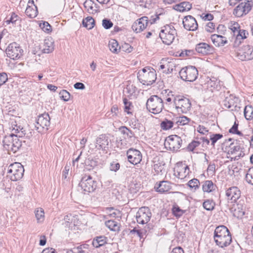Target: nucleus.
Wrapping results in <instances>:
<instances>
[{
    "label": "nucleus",
    "instance_id": "9",
    "mask_svg": "<svg viewBox=\"0 0 253 253\" xmlns=\"http://www.w3.org/2000/svg\"><path fill=\"white\" fill-rule=\"evenodd\" d=\"M182 142V140L179 136L172 135L166 138L164 144L168 150L175 152L180 148Z\"/></svg>",
    "mask_w": 253,
    "mask_h": 253
},
{
    "label": "nucleus",
    "instance_id": "24",
    "mask_svg": "<svg viewBox=\"0 0 253 253\" xmlns=\"http://www.w3.org/2000/svg\"><path fill=\"white\" fill-rule=\"evenodd\" d=\"M154 188L160 193L168 192L171 188L170 183L168 181H162L155 184Z\"/></svg>",
    "mask_w": 253,
    "mask_h": 253
},
{
    "label": "nucleus",
    "instance_id": "33",
    "mask_svg": "<svg viewBox=\"0 0 253 253\" xmlns=\"http://www.w3.org/2000/svg\"><path fill=\"white\" fill-rule=\"evenodd\" d=\"M203 190L204 192H211L214 190L215 186L211 180L205 181L203 184Z\"/></svg>",
    "mask_w": 253,
    "mask_h": 253
},
{
    "label": "nucleus",
    "instance_id": "50",
    "mask_svg": "<svg viewBox=\"0 0 253 253\" xmlns=\"http://www.w3.org/2000/svg\"><path fill=\"white\" fill-rule=\"evenodd\" d=\"M123 102L125 105V111L127 114L131 113L129 111L131 110V107H132L131 103L128 101L126 98L123 99Z\"/></svg>",
    "mask_w": 253,
    "mask_h": 253
},
{
    "label": "nucleus",
    "instance_id": "19",
    "mask_svg": "<svg viewBox=\"0 0 253 253\" xmlns=\"http://www.w3.org/2000/svg\"><path fill=\"white\" fill-rule=\"evenodd\" d=\"M251 10V6L250 4L241 2L234 9L233 14L237 17H241L248 13Z\"/></svg>",
    "mask_w": 253,
    "mask_h": 253
},
{
    "label": "nucleus",
    "instance_id": "35",
    "mask_svg": "<svg viewBox=\"0 0 253 253\" xmlns=\"http://www.w3.org/2000/svg\"><path fill=\"white\" fill-rule=\"evenodd\" d=\"M109 47L110 50L114 53H117L120 49L118 42L114 39L109 41Z\"/></svg>",
    "mask_w": 253,
    "mask_h": 253
},
{
    "label": "nucleus",
    "instance_id": "26",
    "mask_svg": "<svg viewBox=\"0 0 253 253\" xmlns=\"http://www.w3.org/2000/svg\"><path fill=\"white\" fill-rule=\"evenodd\" d=\"M211 40L216 46H223L227 42L225 37L216 34L211 35Z\"/></svg>",
    "mask_w": 253,
    "mask_h": 253
},
{
    "label": "nucleus",
    "instance_id": "60",
    "mask_svg": "<svg viewBox=\"0 0 253 253\" xmlns=\"http://www.w3.org/2000/svg\"><path fill=\"white\" fill-rule=\"evenodd\" d=\"M239 24L235 22L232 25L230 26V29L234 33V35H237L238 32L239 31Z\"/></svg>",
    "mask_w": 253,
    "mask_h": 253
},
{
    "label": "nucleus",
    "instance_id": "28",
    "mask_svg": "<svg viewBox=\"0 0 253 253\" xmlns=\"http://www.w3.org/2000/svg\"><path fill=\"white\" fill-rule=\"evenodd\" d=\"M192 8V4L188 1L181 2L173 6V9L179 12L187 11Z\"/></svg>",
    "mask_w": 253,
    "mask_h": 253
},
{
    "label": "nucleus",
    "instance_id": "20",
    "mask_svg": "<svg viewBox=\"0 0 253 253\" xmlns=\"http://www.w3.org/2000/svg\"><path fill=\"white\" fill-rule=\"evenodd\" d=\"M244 52L238 53L239 58L242 60H250L253 59V47L247 45L244 46Z\"/></svg>",
    "mask_w": 253,
    "mask_h": 253
},
{
    "label": "nucleus",
    "instance_id": "42",
    "mask_svg": "<svg viewBox=\"0 0 253 253\" xmlns=\"http://www.w3.org/2000/svg\"><path fill=\"white\" fill-rule=\"evenodd\" d=\"M120 130L122 134L125 135L128 138H130L134 136L133 132L126 126L121 127Z\"/></svg>",
    "mask_w": 253,
    "mask_h": 253
},
{
    "label": "nucleus",
    "instance_id": "64",
    "mask_svg": "<svg viewBox=\"0 0 253 253\" xmlns=\"http://www.w3.org/2000/svg\"><path fill=\"white\" fill-rule=\"evenodd\" d=\"M248 35V32L245 30H240L238 32V34H237V37H241L242 39H246L247 38V35Z\"/></svg>",
    "mask_w": 253,
    "mask_h": 253
},
{
    "label": "nucleus",
    "instance_id": "62",
    "mask_svg": "<svg viewBox=\"0 0 253 253\" xmlns=\"http://www.w3.org/2000/svg\"><path fill=\"white\" fill-rule=\"evenodd\" d=\"M208 86L209 87H211L213 88H217L218 86L217 82L216 81L212 80L210 79L207 83Z\"/></svg>",
    "mask_w": 253,
    "mask_h": 253
},
{
    "label": "nucleus",
    "instance_id": "44",
    "mask_svg": "<svg viewBox=\"0 0 253 253\" xmlns=\"http://www.w3.org/2000/svg\"><path fill=\"white\" fill-rule=\"evenodd\" d=\"M246 180L248 183L253 185V167L248 169Z\"/></svg>",
    "mask_w": 253,
    "mask_h": 253
},
{
    "label": "nucleus",
    "instance_id": "23",
    "mask_svg": "<svg viewBox=\"0 0 253 253\" xmlns=\"http://www.w3.org/2000/svg\"><path fill=\"white\" fill-rule=\"evenodd\" d=\"M38 8L35 5L33 0H30L27 4L25 13L31 18H35L38 14Z\"/></svg>",
    "mask_w": 253,
    "mask_h": 253
},
{
    "label": "nucleus",
    "instance_id": "43",
    "mask_svg": "<svg viewBox=\"0 0 253 253\" xmlns=\"http://www.w3.org/2000/svg\"><path fill=\"white\" fill-rule=\"evenodd\" d=\"M223 137V135L221 134H211L210 135V139L211 140V145L212 147H214L215 143L217 141Z\"/></svg>",
    "mask_w": 253,
    "mask_h": 253
},
{
    "label": "nucleus",
    "instance_id": "31",
    "mask_svg": "<svg viewBox=\"0 0 253 253\" xmlns=\"http://www.w3.org/2000/svg\"><path fill=\"white\" fill-rule=\"evenodd\" d=\"M85 8L90 14H95L97 10L96 9L95 4L91 0H86L84 3Z\"/></svg>",
    "mask_w": 253,
    "mask_h": 253
},
{
    "label": "nucleus",
    "instance_id": "38",
    "mask_svg": "<svg viewBox=\"0 0 253 253\" xmlns=\"http://www.w3.org/2000/svg\"><path fill=\"white\" fill-rule=\"evenodd\" d=\"M190 119L188 117L182 116L175 118V122L178 126H184L189 123Z\"/></svg>",
    "mask_w": 253,
    "mask_h": 253
},
{
    "label": "nucleus",
    "instance_id": "15",
    "mask_svg": "<svg viewBox=\"0 0 253 253\" xmlns=\"http://www.w3.org/2000/svg\"><path fill=\"white\" fill-rule=\"evenodd\" d=\"M241 191L236 186L229 187L225 191L226 199L231 203L236 202L241 197Z\"/></svg>",
    "mask_w": 253,
    "mask_h": 253
},
{
    "label": "nucleus",
    "instance_id": "4",
    "mask_svg": "<svg viewBox=\"0 0 253 253\" xmlns=\"http://www.w3.org/2000/svg\"><path fill=\"white\" fill-rule=\"evenodd\" d=\"M138 78L144 85H151L156 80V74L155 70L145 67L138 72Z\"/></svg>",
    "mask_w": 253,
    "mask_h": 253
},
{
    "label": "nucleus",
    "instance_id": "61",
    "mask_svg": "<svg viewBox=\"0 0 253 253\" xmlns=\"http://www.w3.org/2000/svg\"><path fill=\"white\" fill-rule=\"evenodd\" d=\"M7 80L8 78L6 73H0V86L5 83Z\"/></svg>",
    "mask_w": 253,
    "mask_h": 253
},
{
    "label": "nucleus",
    "instance_id": "40",
    "mask_svg": "<svg viewBox=\"0 0 253 253\" xmlns=\"http://www.w3.org/2000/svg\"><path fill=\"white\" fill-rule=\"evenodd\" d=\"M234 215L238 217H241L245 214V208L241 204H238L237 205V208H235Z\"/></svg>",
    "mask_w": 253,
    "mask_h": 253
},
{
    "label": "nucleus",
    "instance_id": "14",
    "mask_svg": "<svg viewBox=\"0 0 253 253\" xmlns=\"http://www.w3.org/2000/svg\"><path fill=\"white\" fill-rule=\"evenodd\" d=\"M50 117L48 113H43L38 117L35 127L39 132H41L44 128L47 129L50 125Z\"/></svg>",
    "mask_w": 253,
    "mask_h": 253
},
{
    "label": "nucleus",
    "instance_id": "11",
    "mask_svg": "<svg viewBox=\"0 0 253 253\" xmlns=\"http://www.w3.org/2000/svg\"><path fill=\"white\" fill-rule=\"evenodd\" d=\"M7 56L13 60L18 59L22 56L23 49L16 42L10 43L5 50Z\"/></svg>",
    "mask_w": 253,
    "mask_h": 253
},
{
    "label": "nucleus",
    "instance_id": "39",
    "mask_svg": "<svg viewBox=\"0 0 253 253\" xmlns=\"http://www.w3.org/2000/svg\"><path fill=\"white\" fill-rule=\"evenodd\" d=\"M129 191L131 193H136L140 188V184L134 181L131 182L129 185Z\"/></svg>",
    "mask_w": 253,
    "mask_h": 253
},
{
    "label": "nucleus",
    "instance_id": "1",
    "mask_svg": "<svg viewBox=\"0 0 253 253\" xmlns=\"http://www.w3.org/2000/svg\"><path fill=\"white\" fill-rule=\"evenodd\" d=\"M214 240L216 244L219 247H226L232 242L231 235L226 226H219L214 230Z\"/></svg>",
    "mask_w": 253,
    "mask_h": 253
},
{
    "label": "nucleus",
    "instance_id": "30",
    "mask_svg": "<svg viewBox=\"0 0 253 253\" xmlns=\"http://www.w3.org/2000/svg\"><path fill=\"white\" fill-rule=\"evenodd\" d=\"M107 242L108 239L107 237L104 236H100L94 238L92 244L94 247L98 248L105 245L107 243Z\"/></svg>",
    "mask_w": 253,
    "mask_h": 253
},
{
    "label": "nucleus",
    "instance_id": "49",
    "mask_svg": "<svg viewBox=\"0 0 253 253\" xmlns=\"http://www.w3.org/2000/svg\"><path fill=\"white\" fill-rule=\"evenodd\" d=\"M199 181L196 178L192 179L188 182L189 186L191 188L194 189V190H196L197 188H198L199 187Z\"/></svg>",
    "mask_w": 253,
    "mask_h": 253
},
{
    "label": "nucleus",
    "instance_id": "56",
    "mask_svg": "<svg viewBox=\"0 0 253 253\" xmlns=\"http://www.w3.org/2000/svg\"><path fill=\"white\" fill-rule=\"evenodd\" d=\"M118 112V108L117 105H114L111 108V112H108L106 114L107 117H110L111 114H112V117L117 116Z\"/></svg>",
    "mask_w": 253,
    "mask_h": 253
},
{
    "label": "nucleus",
    "instance_id": "55",
    "mask_svg": "<svg viewBox=\"0 0 253 253\" xmlns=\"http://www.w3.org/2000/svg\"><path fill=\"white\" fill-rule=\"evenodd\" d=\"M113 25V23L110 20L104 19L102 20V26L106 29L111 28Z\"/></svg>",
    "mask_w": 253,
    "mask_h": 253
},
{
    "label": "nucleus",
    "instance_id": "18",
    "mask_svg": "<svg viewBox=\"0 0 253 253\" xmlns=\"http://www.w3.org/2000/svg\"><path fill=\"white\" fill-rule=\"evenodd\" d=\"M183 24L184 28L189 31H195L198 28L197 21L191 15H188L184 18Z\"/></svg>",
    "mask_w": 253,
    "mask_h": 253
},
{
    "label": "nucleus",
    "instance_id": "45",
    "mask_svg": "<svg viewBox=\"0 0 253 253\" xmlns=\"http://www.w3.org/2000/svg\"><path fill=\"white\" fill-rule=\"evenodd\" d=\"M40 27L43 31L47 33H49L52 31L51 26L46 21H44L43 23H40Z\"/></svg>",
    "mask_w": 253,
    "mask_h": 253
},
{
    "label": "nucleus",
    "instance_id": "7",
    "mask_svg": "<svg viewBox=\"0 0 253 253\" xmlns=\"http://www.w3.org/2000/svg\"><path fill=\"white\" fill-rule=\"evenodd\" d=\"M181 79L186 82H193L198 76V71L196 68L193 66H189L182 68L179 72Z\"/></svg>",
    "mask_w": 253,
    "mask_h": 253
},
{
    "label": "nucleus",
    "instance_id": "59",
    "mask_svg": "<svg viewBox=\"0 0 253 253\" xmlns=\"http://www.w3.org/2000/svg\"><path fill=\"white\" fill-rule=\"evenodd\" d=\"M17 15L14 13H12L10 19L6 20L5 23H6V24H9L10 23H15L16 21L17 20Z\"/></svg>",
    "mask_w": 253,
    "mask_h": 253
},
{
    "label": "nucleus",
    "instance_id": "48",
    "mask_svg": "<svg viewBox=\"0 0 253 253\" xmlns=\"http://www.w3.org/2000/svg\"><path fill=\"white\" fill-rule=\"evenodd\" d=\"M60 98L65 101H68L70 100L71 94L66 90H62L59 92Z\"/></svg>",
    "mask_w": 253,
    "mask_h": 253
},
{
    "label": "nucleus",
    "instance_id": "25",
    "mask_svg": "<svg viewBox=\"0 0 253 253\" xmlns=\"http://www.w3.org/2000/svg\"><path fill=\"white\" fill-rule=\"evenodd\" d=\"M109 143V141L108 137L102 134L96 139V147L98 149H105L107 148Z\"/></svg>",
    "mask_w": 253,
    "mask_h": 253
},
{
    "label": "nucleus",
    "instance_id": "36",
    "mask_svg": "<svg viewBox=\"0 0 253 253\" xmlns=\"http://www.w3.org/2000/svg\"><path fill=\"white\" fill-rule=\"evenodd\" d=\"M244 116L248 120L253 119V108L251 106H246L244 109Z\"/></svg>",
    "mask_w": 253,
    "mask_h": 253
},
{
    "label": "nucleus",
    "instance_id": "32",
    "mask_svg": "<svg viewBox=\"0 0 253 253\" xmlns=\"http://www.w3.org/2000/svg\"><path fill=\"white\" fill-rule=\"evenodd\" d=\"M105 225L111 231H116L119 230V224L115 220H109L106 221L105 222Z\"/></svg>",
    "mask_w": 253,
    "mask_h": 253
},
{
    "label": "nucleus",
    "instance_id": "29",
    "mask_svg": "<svg viewBox=\"0 0 253 253\" xmlns=\"http://www.w3.org/2000/svg\"><path fill=\"white\" fill-rule=\"evenodd\" d=\"M189 172V168L187 166L178 167L175 174L179 179H183L185 178Z\"/></svg>",
    "mask_w": 253,
    "mask_h": 253
},
{
    "label": "nucleus",
    "instance_id": "12",
    "mask_svg": "<svg viewBox=\"0 0 253 253\" xmlns=\"http://www.w3.org/2000/svg\"><path fill=\"white\" fill-rule=\"evenodd\" d=\"M223 106L232 111H238L240 108V100L238 97L233 94L225 97L223 101Z\"/></svg>",
    "mask_w": 253,
    "mask_h": 253
},
{
    "label": "nucleus",
    "instance_id": "22",
    "mask_svg": "<svg viewBox=\"0 0 253 253\" xmlns=\"http://www.w3.org/2000/svg\"><path fill=\"white\" fill-rule=\"evenodd\" d=\"M64 220L65 226L71 229L76 226H78L80 223L78 216L73 215L71 214H68L65 216Z\"/></svg>",
    "mask_w": 253,
    "mask_h": 253
},
{
    "label": "nucleus",
    "instance_id": "27",
    "mask_svg": "<svg viewBox=\"0 0 253 253\" xmlns=\"http://www.w3.org/2000/svg\"><path fill=\"white\" fill-rule=\"evenodd\" d=\"M42 51L44 53H49L54 50V42L52 39L47 38L44 40L43 45Z\"/></svg>",
    "mask_w": 253,
    "mask_h": 253
},
{
    "label": "nucleus",
    "instance_id": "6",
    "mask_svg": "<svg viewBox=\"0 0 253 253\" xmlns=\"http://www.w3.org/2000/svg\"><path fill=\"white\" fill-rule=\"evenodd\" d=\"M147 109L153 114H158L163 110L164 103L162 99L157 95H152L146 103Z\"/></svg>",
    "mask_w": 253,
    "mask_h": 253
},
{
    "label": "nucleus",
    "instance_id": "13",
    "mask_svg": "<svg viewBox=\"0 0 253 253\" xmlns=\"http://www.w3.org/2000/svg\"><path fill=\"white\" fill-rule=\"evenodd\" d=\"M151 215L150 210L148 207H141L136 212V221L139 224H146L150 220Z\"/></svg>",
    "mask_w": 253,
    "mask_h": 253
},
{
    "label": "nucleus",
    "instance_id": "58",
    "mask_svg": "<svg viewBox=\"0 0 253 253\" xmlns=\"http://www.w3.org/2000/svg\"><path fill=\"white\" fill-rule=\"evenodd\" d=\"M215 28V24L211 22H209L205 26V30L208 32L211 33Z\"/></svg>",
    "mask_w": 253,
    "mask_h": 253
},
{
    "label": "nucleus",
    "instance_id": "53",
    "mask_svg": "<svg viewBox=\"0 0 253 253\" xmlns=\"http://www.w3.org/2000/svg\"><path fill=\"white\" fill-rule=\"evenodd\" d=\"M238 124H237L236 122H235L234 123V125L230 129L229 132L232 133L237 134L239 135L242 136V135H243V134L241 133V131H240L238 130Z\"/></svg>",
    "mask_w": 253,
    "mask_h": 253
},
{
    "label": "nucleus",
    "instance_id": "51",
    "mask_svg": "<svg viewBox=\"0 0 253 253\" xmlns=\"http://www.w3.org/2000/svg\"><path fill=\"white\" fill-rule=\"evenodd\" d=\"M172 212L175 216L179 217L184 213V211L178 206H174L172 208Z\"/></svg>",
    "mask_w": 253,
    "mask_h": 253
},
{
    "label": "nucleus",
    "instance_id": "54",
    "mask_svg": "<svg viewBox=\"0 0 253 253\" xmlns=\"http://www.w3.org/2000/svg\"><path fill=\"white\" fill-rule=\"evenodd\" d=\"M131 233H136L137 235L140 238H143L144 236L146 234V231L144 229H136L134 228L130 232Z\"/></svg>",
    "mask_w": 253,
    "mask_h": 253
},
{
    "label": "nucleus",
    "instance_id": "63",
    "mask_svg": "<svg viewBox=\"0 0 253 253\" xmlns=\"http://www.w3.org/2000/svg\"><path fill=\"white\" fill-rule=\"evenodd\" d=\"M197 131L202 134H205L208 132L209 130L204 126L199 125L197 127Z\"/></svg>",
    "mask_w": 253,
    "mask_h": 253
},
{
    "label": "nucleus",
    "instance_id": "41",
    "mask_svg": "<svg viewBox=\"0 0 253 253\" xmlns=\"http://www.w3.org/2000/svg\"><path fill=\"white\" fill-rule=\"evenodd\" d=\"M173 125L172 121L165 119L161 123V127L163 129L168 130L171 128Z\"/></svg>",
    "mask_w": 253,
    "mask_h": 253
},
{
    "label": "nucleus",
    "instance_id": "46",
    "mask_svg": "<svg viewBox=\"0 0 253 253\" xmlns=\"http://www.w3.org/2000/svg\"><path fill=\"white\" fill-rule=\"evenodd\" d=\"M203 206L207 211H211L214 209V204L210 200H207L203 204Z\"/></svg>",
    "mask_w": 253,
    "mask_h": 253
},
{
    "label": "nucleus",
    "instance_id": "5",
    "mask_svg": "<svg viewBox=\"0 0 253 253\" xmlns=\"http://www.w3.org/2000/svg\"><path fill=\"white\" fill-rule=\"evenodd\" d=\"M24 172V167L19 163L11 164L7 168V176L12 181L20 180L23 176Z\"/></svg>",
    "mask_w": 253,
    "mask_h": 253
},
{
    "label": "nucleus",
    "instance_id": "17",
    "mask_svg": "<svg viewBox=\"0 0 253 253\" xmlns=\"http://www.w3.org/2000/svg\"><path fill=\"white\" fill-rule=\"evenodd\" d=\"M148 23V18L146 16H143L134 22L131 28L136 33H140L146 28Z\"/></svg>",
    "mask_w": 253,
    "mask_h": 253
},
{
    "label": "nucleus",
    "instance_id": "34",
    "mask_svg": "<svg viewBox=\"0 0 253 253\" xmlns=\"http://www.w3.org/2000/svg\"><path fill=\"white\" fill-rule=\"evenodd\" d=\"M94 20L91 17H87L83 21V26L88 30L91 29L94 26Z\"/></svg>",
    "mask_w": 253,
    "mask_h": 253
},
{
    "label": "nucleus",
    "instance_id": "47",
    "mask_svg": "<svg viewBox=\"0 0 253 253\" xmlns=\"http://www.w3.org/2000/svg\"><path fill=\"white\" fill-rule=\"evenodd\" d=\"M84 245H82L67 252V253H87Z\"/></svg>",
    "mask_w": 253,
    "mask_h": 253
},
{
    "label": "nucleus",
    "instance_id": "2",
    "mask_svg": "<svg viewBox=\"0 0 253 253\" xmlns=\"http://www.w3.org/2000/svg\"><path fill=\"white\" fill-rule=\"evenodd\" d=\"M3 146L10 154L16 153L22 146V140L17 135L11 133L5 135L2 140Z\"/></svg>",
    "mask_w": 253,
    "mask_h": 253
},
{
    "label": "nucleus",
    "instance_id": "37",
    "mask_svg": "<svg viewBox=\"0 0 253 253\" xmlns=\"http://www.w3.org/2000/svg\"><path fill=\"white\" fill-rule=\"evenodd\" d=\"M35 212L38 222H42L44 219V210L42 208L37 209Z\"/></svg>",
    "mask_w": 253,
    "mask_h": 253
},
{
    "label": "nucleus",
    "instance_id": "21",
    "mask_svg": "<svg viewBox=\"0 0 253 253\" xmlns=\"http://www.w3.org/2000/svg\"><path fill=\"white\" fill-rule=\"evenodd\" d=\"M196 50L199 53L207 55L212 54L214 48L206 43L201 42L196 45Z\"/></svg>",
    "mask_w": 253,
    "mask_h": 253
},
{
    "label": "nucleus",
    "instance_id": "8",
    "mask_svg": "<svg viewBox=\"0 0 253 253\" xmlns=\"http://www.w3.org/2000/svg\"><path fill=\"white\" fill-rule=\"evenodd\" d=\"M174 104L178 113H186L191 108V102L189 99L181 96H176L174 98Z\"/></svg>",
    "mask_w": 253,
    "mask_h": 253
},
{
    "label": "nucleus",
    "instance_id": "3",
    "mask_svg": "<svg viewBox=\"0 0 253 253\" xmlns=\"http://www.w3.org/2000/svg\"><path fill=\"white\" fill-rule=\"evenodd\" d=\"M177 33L174 26L171 24L166 25L161 28L159 37L163 43L169 45L174 41Z\"/></svg>",
    "mask_w": 253,
    "mask_h": 253
},
{
    "label": "nucleus",
    "instance_id": "57",
    "mask_svg": "<svg viewBox=\"0 0 253 253\" xmlns=\"http://www.w3.org/2000/svg\"><path fill=\"white\" fill-rule=\"evenodd\" d=\"M136 87L132 84H129L126 85V91L129 94L131 95L135 92Z\"/></svg>",
    "mask_w": 253,
    "mask_h": 253
},
{
    "label": "nucleus",
    "instance_id": "10",
    "mask_svg": "<svg viewBox=\"0 0 253 253\" xmlns=\"http://www.w3.org/2000/svg\"><path fill=\"white\" fill-rule=\"evenodd\" d=\"M79 185L83 191L87 193L94 191L97 187L96 181L89 175L83 176Z\"/></svg>",
    "mask_w": 253,
    "mask_h": 253
},
{
    "label": "nucleus",
    "instance_id": "52",
    "mask_svg": "<svg viewBox=\"0 0 253 253\" xmlns=\"http://www.w3.org/2000/svg\"><path fill=\"white\" fill-rule=\"evenodd\" d=\"M200 142L198 141H193L187 146V150L189 151H193L194 150L200 145Z\"/></svg>",
    "mask_w": 253,
    "mask_h": 253
},
{
    "label": "nucleus",
    "instance_id": "16",
    "mask_svg": "<svg viewBox=\"0 0 253 253\" xmlns=\"http://www.w3.org/2000/svg\"><path fill=\"white\" fill-rule=\"evenodd\" d=\"M126 155L128 161L133 165L140 163L142 160L141 153L136 149L133 148L128 149L127 151Z\"/></svg>",
    "mask_w": 253,
    "mask_h": 253
}]
</instances>
